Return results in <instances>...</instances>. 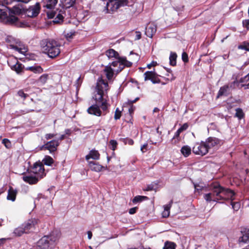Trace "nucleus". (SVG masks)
I'll use <instances>...</instances> for the list:
<instances>
[{"label":"nucleus","mask_w":249,"mask_h":249,"mask_svg":"<svg viewBox=\"0 0 249 249\" xmlns=\"http://www.w3.org/2000/svg\"><path fill=\"white\" fill-rule=\"evenodd\" d=\"M177 54L176 53L171 52L169 56L170 64L172 66H175L177 64Z\"/></svg>","instance_id":"34"},{"label":"nucleus","mask_w":249,"mask_h":249,"mask_svg":"<svg viewBox=\"0 0 249 249\" xmlns=\"http://www.w3.org/2000/svg\"><path fill=\"white\" fill-rule=\"evenodd\" d=\"M122 116V111H120L119 108H117L115 111L114 119L117 120L120 119Z\"/></svg>","instance_id":"51"},{"label":"nucleus","mask_w":249,"mask_h":249,"mask_svg":"<svg viewBox=\"0 0 249 249\" xmlns=\"http://www.w3.org/2000/svg\"><path fill=\"white\" fill-rule=\"evenodd\" d=\"M116 1L117 2V6H118L119 8L125 6H130L129 0H116Z\"/></svg>","instance_id":"40"},{"label":"nucleus","mask_w":249,"mask_h":249,"mask_svg":"<svg viewBox=\"0 0 249 249\" xmlns=\"http://www.w3.org/2000/svg\"><path fill=\"white\" fill-rule=\"evenodd\" d=\"M2 143L4 144L5 147L7 149H10L12 147L11 142L8 139H4L2 141Z\"/></svg>","instance_id":"49"},{"label":"nucleus","mask_w":249,"mask_h":249,"mask_svg":"<svg viewBox=\"0 0 249 249\" xmlns=\"http://www.w3.org/2000/svg\"><path fill=\"white\" fill-rule=\"evenodd\" d=\"M182 132L178 128L175 133V135L171 140L172 144L173 145H176L180 141V134Z\"/></svg>","instance_id":"29"},{"label":"nucleus","mask_w":249,"mask_h":249,"mask_svg":"<svg viewBox=\"0 0 249 249\" xmlns=\"http://www.w3.org/2000/svg\"><path fill=\"white\" fill-rule=\"evenodd\" d=\"M231 204L232 209L235 211H237L241 206L240 202L239 201L234 202L233 200H231Z\"/></svg>","instance_id":"44"},{"label":"nucleus","mask_w":249,"mask_h":249,"mask_svg":"<svg viewBox=\"0 0 249 249\" xmlns=\"http://www.w3.org/2000/svg\"><path fill=\"white\" fill-rule=\"evenodd\" d=\"M49 75L48 74H43L41 76H40L38 81L41 83L42 84H44L46 83L48 79Z\"/></svg>","instance_id":"48"},{"label":"nucleus","mask_w":249,"mask_h":249,"mask_svg":"<svg viewBox=\"0 0 249 249\" xmlns=\"http://www.w3.org/2000/svg\"><path fill=\"white\" fill-rule=\"evenodd\" d=\"M58 2V0H47V4L45 7L47 9H53Z\"/></svg>","instance_id":"38"},{"label":"nucleus","mask_w":249,"mask_h":249,"mask_svg":"<svg viewBox=\"0 0 249 249\" xmlns=\"http://www.w3.org/2000/svg\"><path fill=\"white\" fill-rule=\"evenodd\" d=\"M231 94V90L230 89L229 85H224L220 87L217 95V98H219L222 96H228Z\"/></svg>","instance_id":"15"},{"label":"nucleus","mask_w":249,"mask_h":249,"mask_svg":"<svg viewBox=\"0 0 249 249\" xmlns=\"http://www.w3.org/2000/svg\"><path fill=\"white\" fill-rule=\"evenodd\" d=\"M105 53L106 55L109 58L114 57L115 58L118 60V58L120 57L118 53L113 49L107 50L106 52Z\"/></svg>","instance_id":"27"},{"label":"nucleus","mask_w":249,"mask_h":249,"mask_svg":"<svg viewBox=\"0 0 249 249\" xmlns=\"http://www.w3.org/2000/svg\"><path fill=\"white\" fill-rule=\"evenodd\" d=\"M35 225V221L32 219H29L23 223L21 226L25 231V233H28L34 227Z\"/></svg>","instance_id":"18"},{"label":"nucleus","mask_w":249,"mask_h":249,"mask_svg":"<svg viewBox=\"0 0 249 249\" xmlns=\"http://www.w3.org/2000/svg\"><path fill=\"white\" fill-rule=\"evenodd\" d=\"M17 194L18 191L14 189L12 187L10 186L8 191L7 199L8 200H11L12 201H15Z\"/></svg>","instance_id":"23"},{"label":"nucleus","mask_w":249,"mask_h":249,"mask_svg":"<svg viewBox=\"0 0 249 249\" xmlns=\"http://www.w3.org/2000/svg\"><path fill=\"white\" fill-rule=\"evenodd\" d=\"M18 60L16 57H10L7 60V64L8 66L11 67L14 66V65L16 64L18 62Z\"/></svg>","instance_id":"43"},{"label":"nucleus","mask_w":249,"mask_h":249,"mask_svg":"<svg viewBox=\"0 0 249 249\" xmlns=\"http://www.w3.org/2000/svg\"><path fill=\"white\" fill-rule=\"evenodd\" d=\"M208 150L213 147H217L223 144L222 141L218 138L213 137H210L205 141Z\"/></svg>","instance_id":"10"},{"label":"nucleus","mask_w":249,"mask_h":249,"mask_svg":"<svg viewBox=\"0 0 249 249\" xmlns=\"http://www.w3.org/2000/svg\"><path fill=\"white\" fill-rule=\"evenodd\" d=\"M60 144L58 140H53L47 142L43 145L40 149L41 150H49L50 153L55 152Z\"/></svg>","instance_id":"8"},{"label":"nucleus","mask_w":249,"mask_h":249,"mask_svg":"<svg viewBox=\"0 0 249 249\" xmlns=\"http://www.w3.org/2000/svg\"><path fill=\"white\" fill-rule=\"evenodd\" d=\"M24 233L25 231L22 226L18 227V228L15 229L14 231V234L17 236H20Z\"/></svg>","instance_id":"41"},{"label":"nucleus","mask_w":249,"mask_h":249,"mask_svg":"<svg viewBox=\"0 0 249 249\" xmlns=\"http://www.w3.org/2000/svg\"><path fill=\"white\" fill-rule=\"evenodd\" d=\"M22 178L24 182L31 185L36 184L39 181V178L36 176L24 175Z\"/></svg>","instance_id":"19"},{"label":"nucleus","mask_w":249,"mask_h":249,"mask_svg":"<svg viewBox=\"0 0 249 249\" xmlns=\"http://www.w3.org/2000/svg\"><path fill=\"white\" fill-rule=\"evenodd\" d=\"M100 156V155L97 150H91L89 154L86 156V160H88L90 159H92L97 160L99 159Z\"/></svg>","instance_id":"26"},{"label":"nucleus","mask_w":249,"mask_h":249,"mask_svg":"<svg viewBox=\"0 0 249 249\" xmlns=\"http://www.w3.org/2000/svg\"><path fill=\"white\" fill-rule=\"evenodd\" d=\"M6 17L4 20H6L7 23L10 25H18L19 19L17 17L10 13L9 16L6 14Z\"/></svg>","instance_id":"21"},{"label":"nucleus","mask_w":249,"mask_h":249,"mask_svg":"<svg viewBox=\"0 0 249 249\" xmlns=\"http://www.w3.org/2000/svg\"><path fill=\"white\" fill-rule=\"evenodd\" d=\"M41 162L43 164V165L51 166L53 163L54 160L50 156H45Z\"/></svg>","instance_id":"32"},{"label":"nucleus","mask_w":249,"mask_h":249,"mask_svg":"<svg viewBox=\"0 0 249 249\" xmlns=\"http://www.w3.org/2000/svg\"><path fill=\"white\" fill-rule=\"evenodd\" d=\"M249 80V73L246 75L244 77H242L240 79L239 81H238L239 84L240 83H244L246 81H248Z\"/></svg>","instance_id":"55"},{"label":"nucleus","mask_w":249,"mask_h":249,"mask_svg":"<svg viewBox=\"0 0 249 249\" xmlns=\"http://www.w3.org/2000/svg\"><path fill=\"white\" fill-rule=\"evenodd\" d=\"M75 32H70L69 33H67L65 34V36L66 38L69 40L70 39H72L73 38V36H75Z\"/></svg>","instance_id":"53"},{"label":"nucleus","mask_w":249,"mask_h":249,"mask_svg":"<svg viewBox=\"0 0 249 249\" xmlns=\"http://www.w3.org/2000/svg\"><path fill=\"white\" fill-rule=\"evenodd\" d=\"M6 12L3 10L0 9V19H5L6 17Z\"/></svg>","instance_id":"56"},{"label":"nucleus","mask_w":249,"mask_h":249,"mask_svg":"<svg viewBox=\"0 0 249 249\" xmlns=\"http://www.w3.org/2000/svg\"><path fill=\"white\" fill-rule=\"evenodd\" d=\"M40 46L43 52L47 54L50 58H55L60 53V44L53 39H43L40 42Z\"/></svg>","instance_id":"2"},{"label":"nucleus","mask_w":249,"mask_h":249,"mask_svg":"<svg viewBox=\"0 0 249 249\" xmlns=\"http://www.w3.org/2000/svg\"><path fill=\"white\" fill-rule=\"evenodd\" d=\"M16 64L17 66L16 68V71L17 73H19L22 71L23 69L24 68V67L21 63H20L18 61Z\"/></svg>","instance_id":"50"},{"label":"nucleus","mask_w":249,"mask_h":249,"mask_svg":"<svg viewBox=\"0 0 249 249\" xmlns=\"http://www.w3.org/2000/svg\"><path fill=\"white\" fill-rule=\"evenodd\" d=\"M120 63H122V65H124L125 67H131L132 65V63L128 61L125 57H120L118 58Z\"/></svg>","instance_id":"33"},{"label":"nucleus","mask_w":249,"mask_h":249,"mask_svg":"<svg viewBox=\"0 0 249 249\" xmlns=\"http://www.w3.org/2000/svg\"><path fill=\"white\" fill-rule=\"evenodd\" d=\"M238 48L241 50H244L246 51H249V42L247 41L243 42L238 46Z\"/></svg>","instance_id":"42"},{"label":"nucleus","mask_w":249,"mask_h":249,"mask_svg":"<svg viewBox=\"0 0 249 249\" xmlns=\"http://www.w3.org/2000/svg\"><path fill=\"white\" fill-rule=\"evenodd\" d=\"M138 209V207H133V208H132L131 209H130L129 210V214H133L134 213H135L137 211V210Z\"/></svg>","instance_id":"61"},{"label":"nucleus","mask_w":249,"mask_h":249,"mask_svg":"<svg viewBox=\"0 0 249 249\" xmlns=\"http://www.w3.org/2000/svg\"><path fill=\"white\" fill-rule=\"evenodd\" d=\"M87 112L89 114L96 116H101L102 115V111L100 107L97 104L92 105L89 107L87 109Z\"/></svg>","instance_id":"13"},{"label":"nucleus","mask_w":249,"mask_h":249,"mask_svg":"<svg viewBox=\"0 0 249 249\" xmlns=\"http://www.w3.org/2000/svg\"><path fill=\"white\" fill-rule=\"evenodd\" d=\"M189 127V125L187 123H184L179 128V129L181 130V132L185 131L188 129Z\"/></svg>","instance_id":"60"},{"label":"nucleus","mask_w":249,"mask_h":249,"mask_svg":"<svg viewBox=\"0 0 249 249\" xmlns=\"http://www.w3.org/2000/svg\"><path fill=\"white\" fill-rule=\"evenodd\" d=\"M241 235L239 237L238 243L243 245L249 242V229L243 228L240 231Z\"/></svg>","instance_id":"12"},{"label":"nucleus","mask_w":249,"mask_h":249,"mask_svg":"<svg viewBox=\"0 0 249 249\" xmlns=\"http://www.w3.org/2000/svg\"><path fill=\"white\" fill-rule=\"evenodd\" d=\"M118 67V69L117 70V71L118 72H121L123 69L125 68V67L124 66V65H122L121 63H119Z\"/></svg>","instance_id":"64"},{"label":"nucleus","mask_w":249,"mask_h":249,"mask_svg":"<svg viewBox=\"0 0 249 249\" xmlns=\"http://www.w3.org/2000/svg\"><path fill=\"white\" fill-rule=\"evenodd\" d=\"M149 198L146 196H137L134 197L132 200V202L133 203L136 204L138 202H142L144 200H148Z\"/></svg>","instance_id":"36"},{"label":"nucleus","mask_w":249,"mask_h":249,"mask_svg":"<svg viewBox=\"0 0 249 249\" xmlns=\"http://www.w3.org/2000/svg\"><path fill=\"white\" fill-rule=\"evenodd\" d=\"M242 24L244 27L249 30V19L243 20Z\"/></svg>","instance_id":"58"},{"label":"nucleus","mask_w":249,"mask_h":249,"mask_svg":"<svg viewBox=\"0 0 249 249\" xmlns=\"http://www.w3.org/2000/svg\"><path fill=\"white\" fill-rule=\"evenodd\" d=\"M56 136V134L53 133H48L45 134V138L46 140H49L53 138Z\"/></svg>","instance_id":"57"},{"label":"nucleus","mask_w":249,"mask_h":249,"mask_svg":"<svg viewBox=\"0 0 249 249\" xmlns=\"http://www.w3.org/2000/svg\"><path fill=\"white\" fill-rule=\"evenodd\" d=\"M6 42L8 43H9V46H10L11 49L15 50L18 52L19 53L21 52V49L18 47L17 46L15 45V43L16 42L15 39L11 36H8L6 39Z\"/></svg>","instance_id":"22"},{"label":"nucleus","mask_w":249,"mask_h":249,"mask_svg":"<svg viewBox=\"0 0 249 249\" xmlns=\"http://www.w3.org/2000/svg\"><path fill=\"white\" fill-rule=\"evenodd\" d=\"M172 203H173V200H171L168 204H167V205L164 206V211H170V209L171 207Z\"/></svg>","instance_id":"59"},{"label":"nucleus","mask_w":249,"mask_h":249,"mask_svg":"<svg viewBox=\"0 0 249 249\" xmlns=\"http://www.w3.org/2000/svg\"><path fill=\"white\" fill-rule=\"evenodd\" d=\"M234 192L229 188H225L219 183L214 184L212 188L211 192L204 195V198L207 202L234 199Z\"/></svg>","instance_id":"1"},{"label":"nucleus","mask_w":249,"mask_h":249,"mask_svg":"<svg viewBox=\"0 0 249 249\" xmlns=\"http://www.w3.org/2000/svg\"><path fill=\"white\" fill-rule=\"evenodd\" d=\"M109 86L107 82L103 79L102 77L99 78L96 83L95 92L96 93L93 97L95 101H102L103 98L107 94L109 90Z\"/></svg>","instance_id":"4"},{"label":"nucleus","mask_w":249,"mask_h":249,"mask_svg":"<svg viewBox=\"0 0 249 249\" xmlns=\"http://www.w3.org/2000/svg\"><path fill=\"white\" fill-rule=\"evenodd\" d=\"M96 103H101V105L100 107V108L103 111V115H105L108 112V108L110 106V105L107 103V100L106 98H103V100L102 101H95Z\"/></svg>","instance_id":"20"},{"label":"nucleus","mask_w":249,"mask_h":249,"mask_svg":"<svg viewBox=\"0 0 249 249\" xmlns=\"http://www.w3.org/2000/svg\"><path fill=\"white\" fill-rule=\"evenodd\" d=\"M235 114L234 117L237 118L239 120L244 119L245 117V114L241 108H237L235 109Z\"/></svg>","instance_id":"31"},{"label":"nucleus","mask_w":249,"mask_h":249,"mask_svg":"<svg viewBox=\"0 0 249 249\" xmlns=\"http://www.w3.org/2000/svg\"><path fill=\"white\" fill-rule=\"evenodd\" d=\"M63 11L56 9V10H51L47 12L48 18H54L53 21L54 24H60L63 22L64 16L62 15Z\"/></svg>","instance_id":"6"},{"label":"nucleus","mask_w":249,"mask_h":249,"mask_svg":"<svg viewBox=\"0 0 249 249\" xmlns=\"http://www.w3.org/2000/svg\"><path fill=\"white\" fill-rule=\"evenodd\" d=\"M182 60L184 63H187L189 61L188 54L186 52H183L182 53Z\"/></svg>","instance_id":"54"},{"label":"nucleus","mask_w":249,"mask_h":249,"mask_svg":"<svg viewBox=\"0 0 249 249\" xmlns=\"http://www.w3.org/2000/svg\"><path fill=\"white\" fill-rule=\"evenodd\" d=\"M192 151L195 154L202 156L209 152L206 142L203 141H201L200 143H196L192 148Z\"/></svg>","instance_id":"7"},{"label":"nucleus","mask_w":249,"mask_h":249,"mask_svg":"<svg viewBox=\"0 0 249 249\" xmlns=\"http://www.w3.org/2000/svg\"><path fill=\"white\" fill-rule=\"evenodd\" d=\"M103 71L108 80H110L112 79L114 74V71L110 66L107 65L106 66Z\"/></svg>","instance_id":"24"},{"label":"nucleus","mask_w":249,"mask_h":249,"mask_svg":"<svg viewBox=\"0 0 249 249\" xmlns=\"http://www.w3.org/2000/svg\"><path fill=\"white\" fill-rule=\"evenodd\" d=\"M177 245L175 243L166 241L164 243V246L162 249H176Z\"/></svg>","instance_id":"35"},{"label":"nucleus","mask_w":249,"mask_h":249,"mask_svg":"<svg viewBox=\"0 0 249 249\" xmlns=\"http://www.w3.org/2000/svg\"><path fill=\"white\" fill-rule=\"evenodd\" d=\"M89 165L91 170L98 172L101 171L103 169L105 170L107 169V166H103L98 163L93 161H89Z\"/></svg>","instance_id":"17"},{"label":"nucleus","mask_w":249,"mask_h":249,"mask_svg":"<svg viewBox=\"0 0 249 249\" xmlns=\"http://www.w3.org/2000/svg\"><path fill=\"white\" fill-rule=\"evenodd\" d=\"M26 71H30L36 73H41L43 71V68L40 66H34L24 68Z\"/></svg>","instance_id":"28"},{"label":"nucleus","mask_w":249,"mask_h":249,"mask_svg":"<svg viewBox=\"0 0 249 249\" xmlns=\"http://www.w3.org/2000/svg\"><path fill=\"white\" fill-rule=\"evenodd\" d=\"M26 90L20 89L17 92V96L20 97L23 101H24L27 98L29 97V95L26 93Z\"/></svg>","instance_id":"37"},{"label":"nucleus","mask_w":249,"mask_h":249,"mask_svg":"<svg viewBox=\"0 0 249 249\" xmlns=\"http://www.w3.org/2000/svg\"><path fill=\"white\" fill-rule=\"evenodd\" d=\"M58 237L53 232L42 237L37 243L36 249H51L53 248Z\"/></svg>","instance_id":"3"},{"label":"nucleus","mask_w":249,"mask_h":249,"mask_svg":"<svg viewBox=\"0 0 249 249\" xmlns=\"http://www.w3.org/2000/svg\"><path fill=\"white\" fill-rule=\"evenodd\" d=\"M157 65V62L153 61L150 64H149L147 65V67L148 69H151L152 67L156 66Z\"/></svg>","instance_id":"63"},{"label":"nucleus","mask_w":249,"mask_h":249,"mask_svg":"<svg viewBox=\"0 0 249 249\" xmlns=\"http://www.w3.org/2000/svg\"><path fill=\"white\" fill-rule=\"evenodd\" d=\"M195 191L196 192L199 193V192L202 190L203 187L200 186L198 184H195Z\"/></svg>","instance_id":"62"},{"label":"nucleus","mask_w":249,"mask_h":249,"mask_svg":"<svg viewBox=\"0 0 249 249\" xmlns=\"http://www.w3.org/2000/svg\"><path fill=\"white\" fill-rule=\"evenodd\" d=\"M157 31V26L153 23H149L145 27V34L150 38H152Z\"/></svg>","instance_id":"14"},{"label":"nucleus","mask_w":249,"mask_h":249,"mask_svg":"<svg viewBox=\"0 0 249 249\" xmlns=\"http://www.w3.org/2000/svg\"><path fill=\"white\" fill-rule=\"evenodd\" d=\"M228 85H229L230 89H235L236 87H239V83L238 81L237 80L234 81L233 82L230 83Z\"/></svg>","instance_id":"52"},{"label":"nucleus","mask_w":249,"mask_h":249,"mask_svg":"<svg viewBox=\"0 0 249 249\" xmlns=\"http://www.w3.org/2000/svg\"><path fill=\"white\" fill-rule=\"evenodd\" d=\"M76 0H64V6L66 8L72 7L75 3Z\"/></svg>","instance_id":"45"},{"label":"nucleus","mask_w":249,"mask_h":249,"mask_svg":"<svg viewBox=\"0 0 249 249\" xmlns=\"http://www.w3.org/2000/svg\"><path fill=\"white\" fill-rule=\"evenodd\" d=\"M117 2L116 0H109L107 3L106 8L107 13H111L117 11L119 9L117 6Z\"/></svg>","instance_id":"16"},{"label":"nucleus","mask_w":249,"mask_h":249,"mask_svg":"<svg viewBox=\"0 0 249 249\" xmlns=\"http://www.w3.org/2000/svg\"><path fill=\"white\" fill-rule=\"evenodd\" d=\"M109 143L110 148L113 151L115 150L118 145V143L117 141L114 140H111L109 141Z\"/></svg>","instance_id":"47"},{"label":"nucleus","mask_w":249,"mask_h":249,"mask_svg":"<svg viewBox=\"0 0 249 249\" xmlns=\"http://www.w3.org/2000/svg\"><path fill=\"white\" fill-rule=\"evenodd\" d=\"M144 81L150 80L153 84H158L160 83V80L158 77V74L153 71H147L143 74Z\"/></svg>","instance_id":"9"},{"label":"nucleus","mask_w":249,"mask_h":249,"mask_svg":"<svg viewBox=\"0 0 249 249\" xmlns=\"http://www.w3.org/2000/svg\"><path fill=\"white\" fill-rule=\"evenodd\" d=\"M158 185V183H156L154 182H152L150 184H148L147 185V187L145 189H143L144 191H151L155 190V187H156Z\"/></svg>","instance_id":"46"},{"label":"nucleus","mask_w":249,"mask_h":249,"mask_svg":"<svg viewBox=\"0 0 249 249\" xmlns=\"http://www.w3.org/2000/svg\"><path fill=\"white\" fill-rule=\"evenodd\" d=\"M9 13L15 16H19L24 14L25 9H21L18 6H14L9 9Z\"/></svg>","instance_id":"25"},{"label":"nucleus","mask_w":249,"mask_h":249,"mask_svg":"<svg viewBox=\"0 0 249 249\" xmlns=\"http://www.w3.org/2000/svg\"><path fill=\"white\" fill-rule=\"evenodd\" d=\"M120 142H123L125 145L128 144L129 145H133L134 143V141L129 138H120L119 139Z\"/></svg>","instance_id":"39"},{"label":"nucleus","mask_w":249,"mask_h":249,"mask_svg":"<svg viewBox=\"0 0 249 249\" xmlns=\"http://www.w3.org/2000/svg\"><path fill=\"white\" fill-rule=\"evenodd\" d=\"M27 171L29 173L34 174L39 178H42L46 176L43 164L40 160L35 162Z\"/></svg>","instance_id":"5"},{"label":"nucleus","mask_w":249,"mask_h":249,"mask_svg":"<svg viewBox=\"0 0 249 249\" xmlns=\"http://www.w3.org/2000/svg\"><path fill=\"white\" fill-rule=\"evenodd\" d=\"M40 7L39 3L35 6H30L28 9H25L24 14L28 17L34 18L38 16L40 12Z\"/></svg>","instance_id":"11"},{"label":"nucleus","mask_w":249,"mask_h":249,"mask_svg":"<svg viewBox=\"0 0 249 249\" xmlns=\"http://www.w3.org/2000/svg\"><path fill=\"white\" fill-rule=\"evenodd\" d=\"M180 152L185 157H188L191 153V148L188 145H184L181 148Z\"/></svg>","instance_id":"30"}]
</instances>
